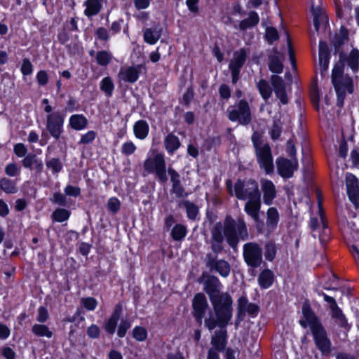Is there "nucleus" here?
<instances>
[{"label":"nucleus","instance_id":"obj_24","mask_svg":"<svg viewBox=\"0 0 359 359\" xmlns=\"http://www.w3.org/2000/svg\"><path fill=\"white\" fill-rule=\"evenodd\" d=\"M161 32L162 28L160 25L157 26L154 29L146 28L143 32L144 41L149 45H154L161 38Z\"/></svg>","mask_w":359,"mask_h":359},{"label":"nucleus","instance_id":"obj_6","mask_svg":"<svg viewBox=\"0 0 359 359\" xmlns=\"http://www.w3.org/2000/svg\"><path fill=\"white\" fill-rule=\"evenodd\" d=\"M243 258L248 266L258 268L263 262V249L255 242H249L243 245Z\"/></svg>","mask_w":359,"mask_h":359},{"label":"nucleus","instance_id":"obj_17","mask_svg":"<svg viewBox=\"0 0 359 359\" xmlns=\"http://www.w3.org/2000/svg\"><path fill=\"white\" fill-rule=\"evenodd\" d=\"M319 65L321 74L326 72L329 67L330 50L325 41L320 40L318 44Z\"/></svg>","mask_w":359,"mask_h":359},{"label":"nucleus","instance_id":"obj_23","mask_svg":"<svg viewBox=\"0 0 359 359\" xmlns=\"http://www.w3.org/2000/svg\"><path fill=\"white\" fill-rule=\"evenodd\" d=\"M86 8L84 15L88 18L97 15L102 9L103 1L100 0H86L83 4Z\"/></svg>","mask_w":359,"mask_h":359},{"label":"nucleus","instance_id":"obj_62","mask_svg":"<svg viewBox=\"0 0 359 359\" xmlns=\"http://www.w3.org/2000/svg\"><path fill=\"white\" fill-rule=\"evenodd\" d=\"M286 153L287 155L290 158V160L297 159L296 147L294 141L291 139L287 141Z\"/></svg>","mask_w":359,"mask_h":359},{"label":"nucleus","instance_id":"obj_53","mask_svg":"<svg viewBox=\"0 0 359 359\" xmlns=\"http://www.w3.org/2000/svg\"><path fill=\"white\" fill-rule=\"evenodd\" d=\"M311 13L313 16V26L314 29L316 32H318L320 26V21L323 18L321 13V8L320 7H314L311 8Z\"/></svg>","mask_w":359,"mask_h":359},{"label":"nucleus","instance_id":"obj_39","mask_svg":"<svg viewBox=\"0 0 359 359\" xmlns=\"http://www.w3.org/2000/svg\"><path fill=\"white\" fill-rule=\"evenodd\" d=\"M264 258L266 261L273 262L276 256L277 246L276 243L270 241L264 245Z\"/></svg>","mask_w":359,"mask_h":359},{"label":"nucleus","instance_id":"obj_12","mask_svg":"<svg viewBox=\"0 0 359 359\" xmlns=\"http://www.w3.org/2000/svg\"><path fill=\"white\" fill-rule=\"evenodd\" d=\"M271 83L275 95L280 100V102L283 105L287 104L289 99L286 91L285 83L282 77L278 75H272L271 76Z\"/></svg>","mask_w":359,"mask_h":359},{"label":"nucleus","instance_id":"obj_5","mask_svg":"<svg viewBox=\"0 0 359 359\" xmlns=\"http://www.w3.org/2000/svg\"><path fill=\"white\" fill-rule=\"evenodd\" d=\"M227 118L231 122H238L240 125L248 126L252 120V111L249 102L241 99L235 106H229L226 110Z\"/></svg>","mask_w":359,"mask_h":359},{"label":"nucleus","instance_id":"obj_50","mask_svg":"<svg viewBox=\"0 0 359 359\" xmlns=\"http://www.w3.org/2000/svg\"><path fill=\"white\" fill-rule=\"evenodd\" d=\"M33 71L34 67L30 60L27 57L23 58L20 67V72L22 76H29L33 73Z\"/></svg>","mask_w":359,"mask_h":359},{"label":"nucleus","instance_id":"obj_48","mask_svg":"<svg viewBox=\"0 0 359 359\" xmlns=\"http://www.w3.org/2000/svg\"><path fill=\"white\" fill-rule=\"evenodd\" d=\"M221 142V137L219 135L210 137L204 140L203 146L207 151H210L214 147L219 146Z\"/></svg>","mask_w":359,"mask_h":359},{"label":"nucleus","instance_id":"obj_49","mask_svg":"<svg viewBox=\"0 0 359 359\" xmlns=\"http://www.w3.org/2000/svg\"><path fill=\"white\" fill-rule=\"evenodd\" d=\"M20 168L18 167V165L13 162L8 163L4 168L5 174L10 177L20 176Z\"/></svg>","mask_w":359,"mask_h":359},{"label":"nucleus","instance_id":"obj_35","mask_svg":"<svg viewBox=\"0 0 359 359\" xmlns=\"http://www.w3.org/2000/svg\"><path fill=\"white\" fill-rule=\"evenodd\" d=\"M257 88L259 93L264 100H267L272 95L273 88L270 86L268 81L264 79H261L257 83Z\"/></svg>","mask_w":359,"mask_h":359},{"label":"nucleus","instance_id":"obj_46","mask_svg":"<svg viewBox=\"0 0 359 359\" xmlns=\"http://www.w3.org/2000/svg\"><path fill=\"white\" fill-rule=\"evenodd\" d=\"M111 60V55L107 50H100L97 52L96 62L97 63L103 67L107 66Z\"/></svg>","mask_w":359,"mask_h":359},{"label":"nucleus","instance_id":"obj_7","mask_svg":"<svg viewBox=\"0 0 359 359\" xmlns=\"http://www.w3.org/2000/svg\"><path fill=\"white\" fill-rule=\"evenodd\" d=\"M66 114L63 111H55L46 116V128L50 135L56 141L64 133V123Z\"/></svg>","mask_w":359,"mask_h":359},{"label":"nucleus","instance_id":"obj_60","mask_svg":"<svg viewBox=\"0 0 359 359\" xmlns=\"http://www.w3.org/2000/svg\"><path fill=\"white\" fill-rule=\"evenodd\" d=\"M194 97V92L192 87L187 88L182 95L181 103L187 107H189Z\"/></svg>","mask_w":359,"mask_h":359},{"label":"nucleus","instance_id":"obj_1","mask_svg":"<svg viewBox=\"0 0 359 359\" xmlns=\"http://www.w3.org/2000/svg\"><path fill=\"white\" fill-rule=\"evenodd\" d=\"M249 239V232L243 217L236 220L227 215L223 224L218 222L211 229L210 248L212 252H208L205 257V266L209 269H230V264L224 259H218V254L224 250V242L233 250H237L240 241Z\"/></svg>","mask_w":359,"mask_h":359},{"label":"nucleus","instance_id":"obj_19","mask_svg":"<svg viewBox=\"0 0 359 359\" xmlns=\"http://www.w3.org/2000/svg\"><path fill=\"white\" fill-rule=\"evenodd\" d=\"M262 189L263 191V202L266 205L272 204L276 196V190L272 181L264 180L262 182Z\"/></svg>","mask_w":359,"mask_h":359},{"label":"nucleus","instance_id":"obj_31","mask_svg":"<svg viewBox=\"0 0 359 359\" xmlns=\"http://www.w3.org/2000/svg\"><path fill=\"white\" fill-rule=\"evenodd\" d=\"M280 220V216L278 210L274 207H271L266 212V225L271 230L275 229Z\"/></svg>","mask_w":359,"mask_h":359},{"label":"nucleus","instance_id":"obj_34","mask_svg":"<svg viewBox=\"0 0 359 359\" xmlns=\"http://www.w3.org/2000/svg\"><path fill=\"white\" fill-rule=\"evenodd\" d=\"M187 226L182 224H177L172 227L170 236L173 241H180L187 236Z\"/></svg>","mask_w":359,"mask_h":359},{"label":"nucleus","instance_id":"obj_58","mask_svg":"<svg viewBox=\"0 0 359 359\" xmlns=\"http://www.w3.org/2000/svg\"><path fill=\"white\" fill-rule=\"evenodd\" d=\"M79 108L80 104L79 101L75 97L70 96L67 102V105L64 112H73L78 111Z\"/></svg>","mask_w":359,"mask_h":359},{"label":"nucleus","instance_id":"obj_55","mask_svg":"<svg viewBox=\"0 0 359 359\" xmlns=\"http://www.w3.org/2000/svg\"><path fill=\"white\" fill-rule=\"evenodd\" d=\"M97 137V133L94 130H88L81 135L79 144H88L92 143Z\"/></svg>","mask_w":359,"mask_h":359},{"label":"nucleus","instance_id":"obj_16","mask_svg":"<svg viewBox=\"0 0 359 359\" xmlns=\"http://www.w3.org/2000/svg\"><path fill=\"white\" fill-rule=\"evenodd\" d=\"M302 314L303 318L299 320V323L303 327L305 328L309 326L311 330H313L321 326L314 313L306 304H304L302 306Z\"/></svg>","mask_w":359,"mask_h":359},{"label":"nucleus","instance_id":"obj_40","mask_svg":"<svg viewBox=\"0 0 359 359\" xmlns=\"http://www.w3.org/2000/svg\"><path fill=\"white\" fill-rule=\"evenodd\" d=\"M261 205L262 204L246 202L244 210L254 221H258Z\"/></svg>","mask_w":359,"mask_h":359},{"label":"nucleus","instance_id":"obj_37","mask_svg":"<svg viewBox=\"0 0 359 359\" xmlns=\"http://www.w3.org/2000/svg\"><path fill=\"white\" fill-rule=\"evenodd\" d=\"M268 65L269 70L274 74H281L283 71V65L278 55H269Z\"/></svg>","mask_w":359,"mask_h":359},{"label":"nucleus","instance_id":"obj_41","mask_svg":"<svg viewBox=\"0 0 359 359\" xmlns=\"http://www.w3.org/2000/svg\"><path fill=\"white\" fill-rule=\"evenodd\" d=\"M337 86L340 90H344L348 93H353L354 90L353 81L351 77L346 75L344 78L337 80Z\"/></svg>","mask_w":359,"mask_h":359},{"label":"nucleus","instance_id":"obj_64","mask_svg":"<svg viewBox=\"0 0 359 359\" xmlns=\"http://www.w3.org/2000/svg\"><path fill=\"white\" fill-rule=\"evenodd\" d=\"M131 323L128 320L123 319L121 320L117 331V334L119 337H125L128 330L130 327Z\"/></svg>","mask_w":359,"mask_h":359},{"label":"nucleus","instance_id":"obj_42","mask_svg":"<svg viewBox=\"0 0 359 359\" xmlns=\"http://www.w3.org/2000/svg\"><path fill=\"white\" fill-rule=\"evenodd\" d=\"M344 65L342 62H337L332 69V85H337V80L343 79L345 76H344Z\"/></svg>","mask_w":359,"mask_h":359},{"label":"nucleus","instance_id":"obj_54","mask_svg":"<svg viewBox=\"0 0 359 359\" xmlns=\"http://www.w3.org/2000/svg\"><path fill=\"white\" fill-rule=\"evenodd\" d=\"M265 39L269 43H273L279 39L278 30L274 27H269L266 29Z\"/></svg>","mask_w":359,"mask_h":359},{"label":"nucleus","instance_id":"obj_44","mask_svg":"<svg viewBox=\"0 0 359 359\" xmlns=\"http://www.w3.org/2000/svg\"><path fill=\"white\" fill-rule=\"evenodd\" d=\"M283 131V123L280 119L273 120L269 135L272 140H278Z\"/></svg>","mask_w":359,"mask_h":359},{"label":"nucleus","instance_id":"obj_63","mask_svg":"<svg viewBox=\"0 0 359 359\" xmlns=\"http://www.w3.org/2000/svg\"><path fill=\"white\" fill-rule=\"evenodd\" d=\"M219 95L221 99L227 101L231 95V91L227 84L222 83L218 89Z\"/></svg>","mask_w":359,"mask_h":359},{"label":"nucleus","instance_id":"obj_22","mask_svg":"<svg viewBox=\"0 0 359 359\" xmlns=\"http://www.w3.org/2000/svg\"><path fill=\"white\" fill-rule=\"evenodd\" d=\"M260 19L258 13L255 11H251L248 13V17L240 21L238 29L240 31L243 32L248 29H251L256 27L259 23Z\"/></svg>","mask_w":359,"mask_h":359},{"label":"nucleus","instance_id":"obj_59","mask_svg":"<svg viewBox=\"0 0 359 359\" xmlns=\"http://www.w3.org/2000/svg\"><path fill=\"white\" fill-rule=\"evenodd\" d=\"M310 98L316 110L319 111L320 92L317 86L311 88L310 91Z\"/></svg>","mask_w":359,"mask_h":359},{"label":"nucleus","instance_id":"obj_26","mask_svg":"<svg viewBox=\"0 0 359 359\" xmlns=\"http://www.w3.org/2000/svg\"><path fill=\"white\" fill-rule=\"evenodd\" d=\"M346 61L347 65L351 69L353 72H357L359 70V50L357 48H353L348 56L344 54V57L340 62Z\"/></svg>","mask_w":359,"mask_h":359},{"label":"nucleus","instance_id":"obj_28","mask_svg":"<svg viewBox=\"0 0 359 359\" xmlns=\"http://www.w3.org/2000/svg\"><path fill=\"white\" fill-rule=\"evenodd\" d=\"M88 123V119L83 114H73L69 117V126L75 130L86 128Z\"/></svg>","mask_w":359,"mask_h":359},{"label":"nucleus","instance_id":"obj_43","mask_svg":"<svg viewBox=\"0 0 359 359\" xmlns=\"http://www.w3.org/2000/svg\"><path fill=\"white\" fill-rule=\"evenodd\" d=\"M321 224V230L319 231L318 238L322 245L327 244L331 238V231L328 225V222H323Z\"/></svg>","mask_w":359,"mask_h":359},{"label":"nucleus","instance_id":"obj_2","mask_svg":"<svg viewBox=\"0 0 359 359\" xmlns=\"http://www.w3.org/2000/svg\"><path fill=\"white\" fill-rule=\"evenodd\" d=\"M143 167L148 173H155L156 179L161 184L167 183L168 172L171 182L170 193L175 194L176 198H185L189 195L181 182L179 172L172 167L166 169V162L163 154L158 153L154 155L153 158H147L144 162Z\"/></svg>","mask_w":359,"mask_h":359},{"label":"nucleus","instance_id":"obj_27","mask_svg":"<svg viewBox=\"0 0 359 359\" xmlns=\"http://www.w3.org/2000/svg\"><path fill=\"white\" fill-rule=\"evenodd\" d=\"M164 145L167 152L172 154L181 146L179 137L172 133H168L164 140Z\"/></svg>","mask_w":359,"mask_h":359},{"label":"nucleus","instance_id":"obj_52","mask_svg":"<svg viewBox=\"0 0 359 359\" xmlns=\"http://www.w3.org/2000/svg\"><path fill=\"white\" fill-rule=\"evenodd\" d=\"M147 330L141 326H135L133 330V336L138 341H144L147 338Z\"/></svg>","mask_w":359,"mask_h":359},{"label":"nucleus","instance_id":"obj_56","mask_svg":"<svg viewBox=\"0 0 359 359\" xmlns=\"http://www.w3.org/2000/svg\"><path fill=\"white\" fill-rule=\"evenodd\" d=\"M121 201L115 196L111 197L107 201V209L113 214L116 213L121 208Z\"/></svg>","mask_w":359,"mask_h":359},{"label":"nucleus","instance_id":"obj_15","mask_svg":"<svg viewBox=\"0 0 359 359\" xmlns=\"http://www.w3.org/2000/svg\"><path fill=\"white\" fill-rule=\"evenodd\" d=\"M316 344L318 348L324 353H329L330 351L331 343L327 337L325 330L322 326L311 330Z\"/></svg>","mask_w":359,"mask_h":359},{"label":"nucleus","instance_id":"obj_8","mask_svg":"<svg viewBox=\"0 0 359 359\" xmlns=\"http://www.w3.org/2000/svg\"><path fill=\"white\" fill-rule=\"evenodd\" d=\"M248 53L249 50L245 48H241L233 52V57L229 63L233 84H236L240 79L241 71L247 60Z\"/></svg>","mask_w":359,"mask_h":359},{"label":"nucleus","instance_id":"obj_45","mask_svg":"<svg viewBox=\"0 0 359 359\" xmlns=\"http://www.w3.org/2000/svg\"><path fill=\"white\" fill-rule=\"evenodd\" d=\"M32 332L39 337H46L50 338L53 336V332L45 325L35 324L32 328Z\"/></svg>","mask_w":359,"mask_h":359},{"label":"nucleus","instance_id":"obj_36","mask_svg":"<svg viewBox=\"0 0 359 359\" xmlns=\"http://www.w3.org/2000/svg\"><path fill=\"white\" fill-rule=\"evenodd\" d=\"M100 88L106 97H111L114 90V83L112 79L109 76L104 77L100 81Z\"/></svg>","mask_w":359,"mask_h":359},{"label":"nucleus","instance_id":"obj_61","mask_svg":"<svg viewBox=\"0 0 359 359\" xmlns=\"http://www.w3.org/2000/svg\"><path fill=\"white\" fill-rule=\"evenodd\" d=\"M97 40L102 41H108L109 40V34L108 30L104 27H99L95 32Z\"/></svg>","mask_w":359,"mask_h":359},{"label":"nucleus","instance_id":"obj_32","mask_svg":"<svg viewBox=\"0 0 359 359\" xmlns=\"http://www.w3.org/2000/svg\"><path fill=\"white\" fill-rule=\"evenodd\" d=\"M72 215V212L64 208H57L51 214V219L54 222L62 223L67 222Z\"/></svg>","mask_w":359,"mask_h":359},{"label":"nucleus","instance_id":"obj_20","mask_svg":"<svg viewBox=\"0 0 359 359\" xmlns=\"http://www.w3.org/2000/svg\"><path fill=\"white\" fill-rule=\"evenodd\" d=\"M121 312L122 305L121 304H118L116 305L113 313L106 322L104 325V330L108 334H112L115 332L117 322L120 318Z\"/></svg>","mask_w":359,"mask_h":359},{"label":"nucleus","instance_id":"obj_57","mask_svg":"<svg viewBox=\"0 0 359 359\" xmlns=\"http://www.w3.org/2000/svg\"><path fill=\"white\" fill-rule=\"evenodd\" d=\"M332 317L337 319L339 324L344 327L346 325V320L337 304L331 308Z\"/></svg>","mask_w":359,"mask_h":359},{"label":"nucleus","instance_id":"obj_29","mask_svg":"<svg viewBox=\"0 0 359 359\" xmlns=\"http://www.w3.org/2000/svg\"><path fill=\"white\" fill-rule=\"evenodd\" d=\"M179 206H183L186 210L187 217L189 220L194 221L199 214V208L194 203L188 200L182 201Z\"/></svg>","mask_w":359,"mask_h":359},{"label":"nucleus","instance_id":"obj_13","mask_svg":"<svg viewBox=\"0 0 359 359\" xmlns=\"http://www.w3.org/2000/svg\"><path fill=\"white\" fill-rule=\"evenodd\" d=\"M193 315L198 323L201 325L208 304L205 295L202 293H198L193 299Z\"/></svg>","mask_w":359,"mask_h":359},{"label":"nucleus","instance_id":"obj_21","mask_svg":"<svg viewBox=\"0 0 359 359\" xmlns=\"http://www.w3.org/2000/svg\"><path fill=\"white\" fill-rule=\"evenodd\" d=\"M20 179L6 177L0 178V189L6 194H14L18 191V183Z\"/></svg>","mask_w":359,"mask_h":359},{"label":"nucleus","instance_id":"obj_14","mask_svg":"<svg viewBox=\"0 0 359 359\" xmlns=\"http://www.w3.org/2000/svg\"><path fill=\"white\" fill-rule=\"evenodd\" d=\"M348 40V31L346 27L341 26L339 34H336L331 40V45L334 47V55L339 54V60H342L344 53L341 50L342 46Z\"/></svg>","mask_w":359,"mask_h":359},{"label":"nucleus","instance_id":"obj_3","mask_svg":"<svg viewBox=\"0 0 359 359\" xmlns=\"http://www.w3.org/2000/svg\"><path fill=\"white\" fill-rule=\"evenodd\" d=\"M220 283L217 278L211 277L205 282V290L209 294L219 325L224 326L232 316V299L227 294L219 292Z\"/></svg>","mask_w":359,"mask_h":359},{"label":"nucleus","instance_id":"obj_9","mask_svg":"<svg viewBox=\"0 0 359 359\" xmlns=\"http://www.w3.org/2000/svg\"><path fill=\"white\" fill-rule=\"evenodd\" d=\"M257 163L266 175H271L274 172L273 158L270 145L264 143L261 149L255 151Z\"/></svg>","mask_w":359,"mask_h":359},{"label":"nucleus","instance_id":"obj_30","mask_svg":"<svg viewBox=\"0 0 359 359\" xmlns=\"http://www.w3.org/2000/svg\"><path fill=\"white\" fill-rule=\"evenodd\" d=\"M211 344L213 346L212 349L217 351H222L226 346V331L220 330L216 332L212 337Z\"/></svg>","mask_w":359,"mask_h":359},{"label":"nucleus","instance_id":"obj_25","mask_svg":"<svg viewBox=\"0 0 359 359\" xmlns=\"http://www.w3.org/2000/svg\"><path fill=\"white\" fill-rule=\"evenodd\" d=\"M149 132V126L145 120H138L133 126V133L136 138L139 140L145 139Z\"/></svg>","mask_w":359,"mask_h":359},{"label":"nucleus","instance_id":"obj_38","mask_svg":"<svg viewBox=\"0 0 359 359\" xmlns=\"http://www.w3.org/2000/svg\"><path fill=\"white\" fill-rule=\"evenodd\" d=\"M274 275L271 271H262L258 278L259 285L262 288L265 289L269 287L272 285Z\"/></svg>","mask_w":359,"mask_h":359},{"label":"nucleus","instance_id":"obj_4","mask_svg":"<svg viewBox=\"0 0 359 359\" xmlns=\"http://www.w3.org/2000/svg\"><path fill=\"white\" fill-rule=\"evenodd\" d=\"M248 186V188L245 189L244 181L237 180L234 184L235 196L238 200L244 201L248 198V203L262 204L261 193L257 182L255 180H249Z\"/></svg>","mask_w":359,"mask_h":359},{"label":"nucleus","instance_id":"obj_10","mask_svg":"<svg viewBox=\"0 0 359 359\" xmlns=\"http://www.w3.org/2000/svg\"><path fill=\"white\" fill-rule=\"evenodd\" d=\"M278 174L283 179L292 178L294 171L299 168L298 160H290L279 156L276 160Z\"/></svg>","mask_w":359,"mask_h":359},{"label":"nucleus","instance_id":"obj_47","mask_svg":"<svg viewBox=\"0 0 359 359\" xmlns=\"http://www.w3.org/2000/svg\"><path fill=\"white\" fill-rule=\"evenodd\" d=\"M39 158L34 153H29L24 156V158L21 161L22 165L29 170H33V165L36 163Z\"/></svg>","mask_w":359,"mask_h":359},{"label":"nucleus","instance_id":"obj_11","mask_svg":"<svg viewBox=\"0 0 359 359\" xmlns=\"http://www.w3.org/2000/svg\"><path fill=\"white\" fill-rule=\"evenodd\" d=\"M346 187L349 201L355 208H359V180L355 175L347 172L346 175Z\"/></svg>","mask_w":359,"mask_h":359},{"label":"nucleus","instance_id":"obj_51","mask_svg":"<svg viewBox=\"0 0 359 359\" xmlns=\"http://www.w3.org/2000/svg\"><path fill=\"white\" fill-rule=\"evenodd\" d=\"M67 196L60 191L53 193L50 201L52 203L57 204L61 207H67L68 205Z\"/></svg>","mask_w":359,"mask_h":359},{"label":"nucleus","instance_id":"obj_18","mask_svg":"<svg viewBox=\"0 0 359 359\" xmlns=\"http://www.w3.org/2000/svg\"><path fill=\"white\" fill-rule=\"evenodd\" d=\"M140 67L141 66H131L124 69H121L118 74V77L120 80H122L125 82L134 83L138 80L140 77Z\"/></svg>","mask_w":359,"mask_h":359},{"label":"nucleus","instance_id":"obj_33","mask_svg":"<svg viewBox=\"0 0 359 359\" xmlns=\"http://www.w3.org/2000/svg\"><path fill=\"white\" fill-rule=\"evenodd\" d=\"M48 155L46 154V165L47 169L50 170L53 175H57L63 169V163L58 157L47 159Z\"/></svg>","mask_w":359,"mask_h":359}]
</instances>
